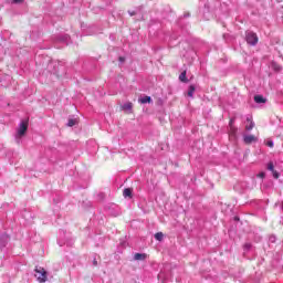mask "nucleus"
<instances>
[{
  "instance_id": "nucleus-1",
  "label": "nucleus",
  "mask_w": 283,
  "mask_h": 283,
  "mask_svg": "<svg viewBox=\"0 0 283 283\" xmlns=\"http://www.w3.org/2000/svg\"><path fill=\"white\" fill-rule=\"evenodd\" d=\"M53 43H54V48H56L57 50L61 48L59 43H62L63 45H70V34L54 35Z\"/></svg>"
},
{
  "instance_id": "nucleus-2",
  "label": "nucleus",
  "mask_w": 283,
  "mask_h": 283,
  "mask_svg": "<svg viewBox=\"0 0 283 283\" xmlns=\"http://www.w3.org/2000/svg\"><path fill=\"white\" fill-rule=\"evenodd\" d=\"M27 132H28V124L25 122H21L15 134V143L18 145H21V138L25 136Z\"/></svg>"
},
{
  "instance_id": "nucleus-3",
  "label": "nucleus",
  "mask_w": 283,
  "mask_h": 283,
  "mask_svg": "<svg viewBox=\"0 0 283 283\" xmlns=\"http://www.w3.org/2000/svg\"><path fill=\"white\" fill-rule=\"evenodd\" d=\"M35 277L39 283L48 282V271L41 266H35Z\"/></svg>"
},
{
  "instance_id": "nucleus-4",
  "label": "nucleus",
  "mask_w": 283,
  "mask_h": 283,
  "mask_svg": "<svg viewBox=\"0 0 283 283\" xmlns=\"http://www.w3.org/2000/svg\"><path fill=\"white\" fill-rule=\"evenodd\" d=\"M245 41L249 45H258V34H255L253 31H249L245 33Z\"/></svg>"
},
{
  "instance_id": "nucleus-5",
  "label": "nucleus",
  "mask_w": 283,
  "mask_h": 283,
  "mask_svg": "<svg viewBox=\"0 0 283 283\" xmlns=\"http://www.w3.org/2000/svg\"><path fill=\"white\" fill-rule=\"evenodd\" d=\"M190 17H191V13H185L184 17L178 19L177 24L181 30H185V28L189 25V22H187L186 19H189Z\"/></svg>"
},
{
  "instance_id": "nucleus-6",
  "label": "nucleus",
  "mask_w": 283,
  "mask_h": 283,
  "mask_svg": "<svg viewBox=\"0 0 283 283\" xmlns=\"http://www.w3.org/2000/svg\"><path fill=\"white\" fill-rule=\"evenodd\" d=\"M8 242H10V235L7 233L0 234V249H6Z\"/></svg>"
},
{
  "instance_id": "nucleus-7",
  "label": "nucleus",
  "mask_w": 283,
  "mask_h": 283,
  "mask_svg": "<svg viewBox=\"0 0 283 283\" xmlns=\"http://www.w3.org/2000/svg\"><path fill=\"white\" fill-rule=\"evenodd\" d=\"M59 247H74V240L73 239H59L57 240Z\"/></svg>"
},
{
  "instance_id": "nucleus-8",
  "label": "nucleus",
  "mask_w": 283,
  "mask_h": 283,
  "mask_svg": "<svg viewBox=\"0 0 283 283\" xmlns=\"http://www.w3.org/2000/svg\"><path fill=\"white\" fill-rule=\"evenodd\" d=\"M258 138L254 135H244L243 136V143L245 145H251L252 143H255Z\"/></svg>"
},
{
  "instance_id": "nucleus-9",
  "label": "nucleus",
  "mask_w": 283,
  "mask_h": 283,
  "mask_svg": "<svg viewBox=\"0 0 283 283\" xmlns=\"http://www.w3.org/2000/svg\"><path fill=\"white\" fill-rule=\"evenodd\" d=\"M134 190L132 188H125L123 191L124 198H133Z\"/></svg>"
},
{
  "instance_id": "nucleus-10",
  "label": "nucleus",
  "mask_w": 283,
  "mask_h": 283,
  "mask_svg": "<svg viewBox=\"0 0 283 283\" xmlns=\"http://www.w3.org/2000/svg\"><path fill=\"white\" fill-rule=\"evenodd\" d=\"M211 10H213V8L211 7V2H206L203 6V14H209Z\"/></svg>"
},
{
  "instance_id": "nucleus-11",
  "label": "nucleus",
  "mask_w": 283,
  "mask_h": 283,
  "mask_svg": "<svg viewBox=\"0 0 283 283\" xmlns=\"http://www.w3.org/2000/svg\"><path fill=\"white\" fill-rule=\"evenodd\" d=\"M151 102H153L151 96H147V95L138 99V103H142V105H146V103H151Z\"/></svg>"
},
{
  "instance_id": "nucleus-12",
  "label": "nucleus",
  "mask_w": 283,
  "mask_h": 283,
  "mask_svg": "<svg viewBox=\"0 0 283 283\" xmlns=\"http://www.w3.org/2000/svg\"><path fill=\"white\" fill-rule=\"evenodd\" d=\"M254 102L258 103V105H262V103H266V98H264L262 95H255Z\"/></svg>"
},
{
  "instance_id": "nucleus-13",
  "label": "nucleus",
  "mask_w": 283,
  "mask_h": 283,
  "mask_svg": "<svg viewBox=\"0 0 283 283\" xmlns=\"http://www.w3.org/2000/svg\"><path fill=\"white\" fill-rule=\"evenodd\" d=\"M134 260H136V261L147 260V255L145 253H135Z\"/></svg>"
},
{
  "instance_id": "nucleus-14",
  "label": "nucleus",
  "mask_w": 283,
  "mask_h": 283,
  "mask_svg": "<svg viewBox=\"0 0 283 283\" xmlns=\"http://www.w3.org/2000/svg\"><path fill=\"white\" fill-rule=\"evenodd\" d=\"M179 81L181 83H189V80L187 78V71H184V72L180 73Z\"/></svg>"
},
{
  "instance_id": "nucleus-15",
  "label": "nucleus",
  "mask_w": 283,
  "mask_h": 283,
  "mask_svg": "<svg viewBox=\"0 0 283 283\" xmlns=\"http://www.w3.org/2000/svg\"><path fill=\"white\" fill-rule=\"evenodd\" d=\"M132 107H133V104L130 102H127V103L123 104V106H122V108L125 112H132Z\"/></svg>"
},
{
  "instance_id": "nucleus-16",
  "label": "nucleus",
  "mask_w": 283,
  "mask_h": 283,
  "mask_svg": "<svg viewBox=\"0 0 283 283\" xmlns=\"http://www.w3.org/2000/svg\"><path fill=\"white\" fill-rule=\"evenodd\" d=\"M196 92V86L192 84V85H190L189 86V88H188V96L190 97V98H193V93Z\"/></svg>"
},
{
  "instance_id": "nucleus-17",
  "label": "nucleus",
  "mask_w": 283,
  "mask_h": 283,
  "mask_svg": "<svg viewBox=\"0 0 283 283\" xmlns=\"http://www.w3.org/2000/svg\"><path fill=\"white\" fill-rule=\"evenodd\" d=\"M163 238H165V234L163 232H157L155 234V239L158 241V242H163Z\"/></svg>"
},
{
  "instance_id": "nucleus-18",
  "label": "nucleus",
  "mask_w": 283,
  "mask_h": 283,
  "mask_svg": "<svg viewBox=\"0 0 283 283\" xmlns=\"http://www.w3.org/2000/svg\"><path fill=\"white\" fill-rule=\"evenodd\" d=\"M66 125L67 127H74V125H76V119H69Z\"/></svg>"
},
{
  "instance_id": "nucleus-19",
  "label": "nucleus",
  "mask_w": 283,
  "mask_h": 283,
  "mask_svg": "<svg viewBox=\"0 0 283 283\" xmlns=\"http://www.w3.org/2000/svg\"><path fill=\"white\" fill-rule=\"evenodd\" d=\"M253 127H255V123L250 122V125L245 126V129H247V132H251V129H253Z\"/></svg>"
},
{
  "instance_id": "nucleus-20",
  "label": "nucleus",
  "mask_w": 283,
  "mask_h": 283,
  "mask_svg": "<svg viewBox=\"0 0 283 283\" xmlns=\"http://www.w3.org/2000/svg\"><path fill=\"white\" fill-rule=\"evenodd\" d=\"M268 170L269 171H274L275 170V166L273 165V161H270L269 164H268Z\"/></svg>"
},
{
  "instance_id": "nucleus-21",
  "label": "nucleus",
  "mask_w": 283,
  "mask_h": 283,
  "mask_svg": "<svg viewBox=\"0 0 283 283\" xmlns=\"http://www.w3.org/2000/svg\"><path fill=\"white\" fill-rule=\"evenodd\" d=\"M272 176L277 180V178H280V172H277V170H272Z\"/></svg>"
},
{
  "instance_id": "nucleus-22",
  "label": "nucleus",
  "mask_w": 283,
  "mask_h": 283,
  "mask_svg": "<svg viewBox=\"0 0 283 283\" xmlns=\"http://www.w3.org/2000/svg\"><path fill=\"white\" fill-rule=\"evenodd\" d=\"M266 146L273 148L275 146V143L273 140H268Z\"/></svg>"
},
{
  "instance_id": "nucleus-23",
  "label": "nucleus",
  "mask_w": 283,
  "mask_h": 283,
  "mask_svg": "<svg viewBox=\"0 0 283 283\" xmlns=\"http://www.w3.org/2000/svg\"><path fill=\"white\" fill-rule=\"evenodd\" d=\"M129 17H136V14H138L137 10L134 11H128Z\"/></svg>"
},
{
  "instance_id": "nucleus-24",
  "label": "nucleus",
  "mask_w": 283,
  "mask_h": 283,
  "mask_svg": "<svg viewBox=\"0 0 283 283\" xmlns=\"http://www.w3.org/2000/svg\"><path fill=\"white\" fill-rule=\"evenodd\" d=\"M233 123H235V117H232V118L230 119V122H229L230 127L233 126Z\"/></svg>"
},
{
  "instance_id": "nucleus-25",
  "label": "nucleus",
  "mask_w": 283,
  "mask_h": 283,
  "mask_svg": "<svg viewBox=\"0 0 283 283\" xmlns=\"http://www.w3.org/2000/svg\"><path fill=\"white\" fill-rule=\"evenodd\" d=\"M244 249H245V251H249V249H251V243H245Z\"/></svg>"
},
{
  "instance_id": "nucleus-26",
  "label": "nucleus",
  "mask_w": 283,
  "mask_h": 283,
  "mask_svg": "<svg viewBox=\"0 0 283 283\" xmlns=\"http://www.w3.org/2000/svg\"><path fill=\"white\" fill-rule=\"evenodd\" d=\"M118 61H119V63H125V57L119 56Z\"/></svg>"
},
{
  "instance_id": "nucleus-27",
  "label": "nucleus",
  "mask_w": 283,
  "mask_h": 283,
  "mask_svg": "<svg viewBox=\"0 0 283 283\" xmlns=\"http://www.w3.org/2000/svg\"><path fill=\"white\" fill-rule=\"evenodd\" d=\"M247 120H248V123L253 122V119H252V117H251V116H248V117H247Z\"/></svg>"
},
{
  "instance_id": "nucleus-28",
  "label": "nucleus",
  "mask_w": 283,
  "mask_h": 283,
  "mask_svg": "<svg viewBox=\"0 0 283 283\" xmlns=\"http://www.w3.org/2000/svg\"><path fill=\"white\" fill-rule=\"evenodd\" d=\"M259 176H260V178H264L265 174L264 172H260Z\"/></svg>"
},
{
  "instance_id": "nucleus-29",
  "label": "nucleus",
  "mask_w": 283,
  "mask_h": 283,
  "mask_svg": "<svg viewBox=\"0 0 283 283\" xmlns=\"http://www.w3.org/2000/svg\"><path fill=\"white\" fill-rule=\"evenodd\" d=\"M94 266H98V262L96 260L93 261Z\"/></svg>"
},
{
  "instance_id": "nucleus-30",
  "label": "nucleus",
  "mask_w": 283,
  "mask_h": 283,
  "mask_svg": "<svg viewBox=\"0 0 283 283\" xmlns=\"http://www.w3.org/2000/svg\"><path fill=\"white\" fill-rule=\"evenodd\" d=\"M23 0H13V3H21Z\"/></svg>"
},
{
  "instance_id": "nucleus-31",
  "label": "nucleus",
  "mask_w": 283,
  "mask_h": 283,
  "mask_svg": "<svg viewBox=\"0 0 283 283\" xmlns=\"http://www.w3.org/2000/svg\"><path fill=\"white\" fill-rule=\"evenodd\" d=\"M235 222L240 221V217H234Z\"/></svg>"
},
{
  "instance_id": "nucleus-32",
  "label": "nucleus",
  "mask_w": 283,
  "mask_h": 283,
  "mask_svg": "<svg viewBox=\"0 0 283 283\" xmlns=\"http://www.w3.org/2000/svg\"><path fill=\"white\" fill-rule=\"evenodd\" d=\"M271 242H275V237L270 238Z\"/></svg>"
},
{
  "instance_id": "nucleus-33",
  "label": "nucleus",
  "mask_w": 283,
  "mask_h": 283,
  "mask_svg": "<svg viewBox=\"0 0 283 283\" xmlns=\"http://www.w3.org/2000/svg\"><path fill=\"white\" fill-rule=\"evenodd\" d=\"M171 39H176V35H171Z\"/></svg>"
},
{
  "instance_id": "nucleus-34",
  "label": "nucleus",
  "mask_w": 283,
  "mask_h": 283,
  "mask_svg": "<svg viewBox=\"0 0 283 283\" xmlns=\"http://www.w3.org/2000/svg\"><path fill=\"white\" fill-rule=\"evenodd\" d=\"M227 38V34H223V39H226Z\"/></svg>"
}]
</instances>
